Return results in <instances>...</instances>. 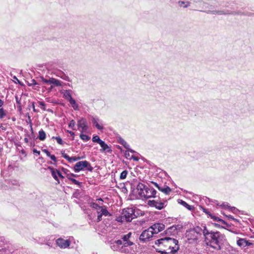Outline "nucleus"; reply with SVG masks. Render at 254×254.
Listing matches in <instances>:
<instances>
[{
	"mask_svg": "<svg viewBox=\"0 0 254 254\" xmlns=\"http://www.w3.org/2000/svg\"><path fill=\"white\" fill-rule=\"evenodd\" d=\"M132 233L129 232L121 237V240L110 243V248L114 251L127 254H135L136 245L131 240Z\"/></svg>",
	"mask_w": 254,
	"mask_h": 254,
	"instance_id": "1",
	"label": "nucleus"
},
{
	"mask_svg": "<svg viewBox=\"0 0 254 254\" xmlns=\"http://www.w3.org/2000/svg\"><path fill=\"white\" fill-rule=\"evenodd\" d=\"M202 232L207 246L216 250L221 249L226 241L225 236L224 234L218 231H210L207 229L205 226L203 227Z\"/></svg>",
	"mask_w": 254,
	"mask_h": 254,
	"instance_id": "2",
	"label": "nucleus"
},
{
	"mask_svg": "<svg viewBox=\"0 0 254 254\" xmlns=\"http://www.w3.org/2000/svg\"><path fill=\"white\" fill-rule=\"evenodd\" d=\"M143 214V213L138 209L127 208L123 210L121 216L118 217L117 220L122 222L124 221L130 222L135 217Z\"/></svg>",
	"mask_w": 254,
	"mask_h": 254,
	"instance_id": "3",
	"label": "nucleus"
},
{
	"mask_svg": "<svg viewBox=\"0 0 254 254\" xmlns=\"http://www.w3.org/2000/svg\"><path fill=\"white\" fill-rule=\"evenodd\" d=\"M138 194L141 198H149L155 197L156 190L150 186H146L142 183H139L136 187Z\"/></svg>",
	"mask_w": 254,
	"mask_h": 254,
	"instance_id": "4",
	"label": "nucleus"
},
{
	"mask_svg": "<svg viewBox=\"0 0 254 254\" xmlns=\"http://www.w3.org/2000/svg\"><path fill=\"white\" fill-rule=\"evenodd\" d=\"M156 245H160L164 244L165 246H168L171 250L170 253L175 254L179 250L178 241L170 237H166L161 239L157 240L155 241Z\"/></svg>",
	"mask_w": 254,
	"mask_h": 254,
	"instance_id": "5",
	"label": "nucleus"
},
{
	"mask_svg": "<svg viewBox=\"0 0 254 254\" xmlns=\"http://www.w3.org/2000/svg\"><path fill=\"white\" fill-rule=\"evenodd\" d=\"M86 168V170L92 172L93 168L91 166L90 163L87 161H81L77 162L74 166V171L76 173H78Z\"/></svg>",
	"mask_w": 254,
	"mask_h": 254,
	"instance_id": "6",
	"label": "nucleus"
},
{
	"mask_svg": "<svg viewBox=\"0 0 254 254\" xmlns=\"http://www.w3.org/2000/svg\"><path fill=\"white\" fill-rule=\"evenodd\" d=\"M154 233L152 230L149 227L146 230L143 231L139 236V240L142 242H146L149 241L150 239L153 237Z\"/></svg>",
	"mask_w": 254,
	"mask_h": 254,
	"instance_id": "7",
	"label": "nucleus"
},
{
	"mask_svg": "<svg viewBox=\"0 0 254 254\" xmlns=\"http://www.w3.org/2000/svg\"><path fill=\"white\" fill-rule=\"evenodd\" d=\"M165 202H163L158 201L157 200H149L148 202V204L151 206L155 207L156 208L158 209V210H161L165 207Z\"/></svg>",
	"mask_w": 254,
	"mask_h": 254,
	"instance_id": "8",
	"label": "nucleus"
},
{
	"mask_svg": "<svg viewBox=\"0 0 254 254\" xmlns=\"http://www.w3.org/2000/svg\"><path fill=\"white\" fill-rule=\"evenodd\" d=\"M154 234H158L163 231L165 228V225L162 223H156L150 227Z\"/></svg>",
	"mask_w": 254,
	"mask_h": 254,
	"instance_id": "9",
	"label": "nucleus"
},
{
	"mask_svg": "<svg viewBox=\"0 0 254 254\" xmlns=\"http://www.w3.org/2000/svg\"><path fill=\"white\" fill-rule=\"evenodd\" d=\"M57 244L61 248L65 249L69 246L70 242L68 240H64L62 238H59L57 240Z\"/></svg>",
	"mask_w": 254,
	"mask_h": 254,
	"instance_id": "10",
	"label": "nucleus"
},
{
	"mask_svg": "<svg viewBox=\"0 0 254 254\" xmlns=\"http://www.w3.org/2000/svg\"><path fill=\"white\" fill-rule=\"evenodd\" d=\"M152 183L156 187H157L159 190L163 192L166 194H168L170 193V192L171 191V189L170 187H169L167 186L164 185L163 186H159L155 182H152Z\"/></svg>",
	"mask_w": 254,
	"mask_h": 254,
	"instance_id": "11",
	"label": "nucleus"
},
{
	"mask_svg": "<svg viewBox=\"0 0 254 254\" xmlns=\"http://www.w3.org/2000/svg\"><path fill=\"white\" fill-rule=\"evenodd\" d=\"M237 244L241 248H244L247 246L252 245V243L247 241L246 239L239 238L237 241Z\"/></svg>",
	"mask_w": 254,
	"mask_h": 254,
	"instance_id": "12",
	"label": "nucleus"
},
{
	"mask_svg": "<svg viewBox=\"0 0 254 254\" xmlns=\"http://www.w3.org/2000/svg\"><path fill=\"white\" fill-rule=\"evenodd\" d=\"M77 126L78 128L82 129L81 132H85L87 129V122L83 118L81 119L78 121Z\"/></svg>",
	"mask_w": 254,
	"mask_h": 254,
	"instance_id": "13",
	"label": "nucleus"
},
{
	"mask_svg": "<svg viewBox=\"0 0 254 254\" xmlns=\"http://www.w3.org/2000/svg\"><path fill=\"white\" fill-rule=\"evenodd\" d=\"M63 82L60 80L54 78H50V84H51V88L52 89L54 86H62Z\"/></svg>",
	"mask_w": 254,
	"mask_h": 254,
	"instance_id": "14",
	"label": "nucleus"
},
{
	"mask_svg": "<svg viewBox=\"0 0 254 254\" xmlns=\"http://www.w3.org/2000/svg\"><path fill=\"white\" fill-rule=\"evenodd\" d=\"M108 215L110 214H109V212L106 209L105 206H104L103 209H101V210L100 211V213L98 214L97 216V221L99 222L102 220V216H107Z\"/></svg>",
	"mask_w": 254,
	"mask_h": 254,
	"instance_id": "15",
	"label": "nucleus"
},
{
	"mask_svg": "<svg viewBox=\"0 0 254 254\" xmlns=\"http://www.w3.org/2000/svg\"><path fill=\"white\" fill-rule=\"evenodd\" d=\"M48 169L50 170L51 172L52 175L54 179L57 181L58 184H60V181L58 179V172H59V170L57 169H55L52 167H48Z\"/></svg>",
	"mask_w": 254,
	"mask_h": 254,
	"instance_id": "16",
	"label": "nucleus"
},
{
	"mask_svg": "<svg viewBox=\"0 0 254 254\" xmlns=\"http://www.w3.org/2000/svg\"><path fill=\"white\" fill-rule=\"evenodd\" d=\"M61 93L63 95V97L68 101L72 98L71 94V90H64Z\"/></svg>",
	"mask_w": 254,
	"mask_h": 254,
	"instance_id": "17",
	"label": "nucleus"
},
{
	"mask_svg": "<svg viewBox=\"0 0 254 254\" xmlns=\"http://www.w3.org/2000/svg\"><path fill=\"white\" fill-rule=\"evenodd\" d=\"M99 144L102 147L101 151L108 153L112 152V150L111 149L110 147L104 141H102Z\"/></svg>",
	"mask_w": 254,
	"mask_h": 254,
	"instance_id": "18",
	"label": "nucleus"
},
{
	"mask_svg": "<svg viewBox=\"0 0 254 254\" xmlns=\"http://www.w3.org/2000/svg\"><path fill=\"white\" fill-rule=\"evenodd\" d=\"M99 120L98 118L93 117L92 119V123L95 127L99 130H102L103 128L102 125L98 123Z\"/></svg>",
	"mask_w": 254,
	"mask_h": 254,
	"instance_id": "19",
	"label": "nucleus"
},
{
	"mask_svg": "<svg viewBox=\"0 0 254 254\" xmlns=\"http://www.w3.org/2000/svg\"><path fill=\"white\" fill-rule=\"evenodd\" d=\"M120 143L122 145H123L124 146V147L126 148L127 150H129L131 152V153L134 152V151H133V150L129 148V144L124 139L121 138L120 140Z\"/></svg>",
	"mask_w": 254,
	"mask_h": 254,
	"instance_id": "20",
	"label": "nucleus"
},
{
	"mask_svg": "<svg viewBox=\"0 0 254 254\" xmlns=\"http://www.w3.org/2000/svg\"><path fill=\"white\" fill-rule=\"evenodd\" d=\"M64 158L68 161L69 162H75L81 159L82 158L79 157H69L68 155H65Z\"/></svg>",
	"mask_w": 254,
	"mask_h": 254,
	"instance_id": "21",
	"label": "nucleus"
},
{
	"mask_svg": "<svg viewBox=\"0 0 254 254\" xmlns=\"http://www.w3.org/2000/svg\"><path fill=\"white\" fill-rule=\"evenodd\" d=\"M178 202L179 203H180L181 205L187 208L188 210H191L193 208V206L190 205L188 204L186 201L179 199L178 200Z\"/></svg>",
	"mask_w": 254,
	"mask_h": 254,
	"instance_id": "22",
	"label": "nucleus"
},
{
	"mask_svg": "<svg viewBox=\"0 0 254 254\" xmlns=\"http://www.w3.org/2000/svg\"><path fill=\"white\" fill-rule=\"evenodd\" d=\"M68 102L71 104L72 107L74 109V110H78V105L76 103L75 100L74 99L72 98Z\"/></svg>",
	"mask_w": 254,
	"mask_h": 254,
	"instance_id": "23",
	"label": "nucleus"
},
{
	"mask_svg": "<svg viewBox=\"0 0 254 254\" xmlns=\"http://www.w3.org/2000/svg\"><path fill=\"white\" fill-rule=\"evenodd\" d=\"M196 233L194 230L190 231L188 234V239L196 240L197 236L195 235Z\"/></svg>",
	"mask_w": 254,
	"mask_h": 254,
	"instance_id": "24",
	"label": "nucleus"
},
{
	"mask_svg": "<svg viewBox=\"0 0 254 254\" xmlns=\"http://www.w3.org/2000/svg\"><path fill=\"white\" fill-rule=\"evenodd\" d=\"M46 134L45 132L43 129H41L39 131V139L42 141L44 140L46 138Z\"/></svg>",
	"mask_w": 254,
	"mask_h": 254,
	"instance_id": "25",
	"label": "nucleus"
},
{
	"mask_svg": "<svg viewBox=\"0 0 254 254\" xmlns=\"http://www.w3.org/2000/svg\"><path fill=\"white\" fill-rule=\"evenodd\" d=\"M221 206H222L224 208H228L230 209V210L233 212H235L238 210L235 207H230L228 206V204L227 203L223 202L222 205H221Z\"/></svg>",
	"mask_w": 254,
	"mask_h": 254,
	"instance_id": "26",
	"label": "nucleus"
},
{
	"mask_svg": "<svg viewBox=\"0 0 254 254\" xmlns=\"http://www.w3.org/2000/svg\"><path fill=\"white\" fill-rule=\"evenodd\" d=\"M67 178L68 180H70L73 184L76 185L80 187L81 186V182H79L78 181L76 180L75 179H73V178L70 177L69 175H67Z\"/></svg>",
	"mask_w": 254,
	"mask_h": 254,
	"instance_id": "27",
	"label": "nucleus"
},
{
	"mask_svg": "<svg viewBox=\"0 0 254 254\" xmlns=\"http://www.w3.org/2000/svg\"><path fill=\"white\" fill-rule=\"evenodd\" d=\"M178 4L180 7L186 8L190 5V2L189 1H179Z\"/></svg>",
	"mask_w": 254,
	"mask_h": 254,
	"instance_id": "28",
	"label": "nucleus"
},
{
	"mask_svg": "<svg viewBox=\"0 0 254 254\" xmlns=\"http://www.w3.org/2000/svg\"><path fill=\"white\" fill-rule=\"evenodd\" d=\"M209 216L215 221L221 222H222V224L225 223V221L224 220H223L222 219H220L219 218H218L216 216H213L211 214H209Z\"/></svg>",
	"mask_w": 254,
	"mask_h": 254,
	"instance_id": "29",
	"label": "nucleus"
},
{
	"mask_svg": "<svg viewBox=\"0 0 254 254\" xmlns=\"http://www.w3.org/2000/svg\"><path fill=\"white\" fill-rule=\"evenodd\" d=\"M80 138L84 141H87L90 139V137L88 135L82 133L80 135Z\"/></svg>",
	"mask_w": 254,
	"mask_h": 254,
	"instance_id": "30",
	"label": "nucleus"
},
{
	"mask_svg": "<svg viewBox=\"0 0 254 254\" xmlns=\"http://www.w3.org/2000/svg\"><path fill=\"white\" fill-rule=\"evenodd\" d=\"M92 141L94 142H97L100 144L103 140L100 138L99 136L95 135L92 138Z\"/></svg>",
	"mask_w": 254,
	"mask_h": 254,
	"instance_id": "31",
	"label": "nucleus"
},
{
	"mask_svg": "<svg viewBox=\"0 0 254 254\" xmlns=\"http://www.w3.org/2000/svg\"><path fill=\"white\" fill-rule=\"evenodd\" d=\"M52 139H56L57 142L60 144H63L64 141L60 136H53Z\"/></svg>",
	"mask_w": 254,
	"mask_h": 254,
	"instance_id": "32",
	"label": "nucleus"
},
{
	"mask_svg": "<svg viewBox=\"0 0 254 254\" xmlns=\"http://www.w3.org/2000/svg\"><path fill=\"white\" fill-rule=\"evenodd\" d=\"M75 122L73 120H72L70 121L68 127L72 128L73 130H75Z\"/></svg>",
	"mask_w": 254,
	"mask_h": 254,
	"instance_id": "33",
	"label": "nucleus"
},
{
	"mask_svg": "<svg viewBox=\"0 0 254 254\" xmlns=\"http://www.w3.org/2000/svg\"><path fill=\"white\" fill-rule=\"evenodd\" d=\"M127 170L123 171L121 173L120 177V179L122 180L126 179L127 177Z\"/></svg>",
	"mask_w": 254,
	"mask_h": 254,
	"instance_id": "34",
	"label": "nucleus"
},
{
	"mask_svg": "<svg viewBox=\"0 0 254 254\" xmlns=\"http://www.w3.org/2000/svg\"><path fill=\"white\" fill-rule=\"evenodd\" d=\"M208 13H212L213 14H226L227 13L224 12L223 11H218V10H208Z\"/></svg>",
	"mask_w": 254,
	"mask_h": 254,
	"instance_id": "35",
	"label": "nucleus"
},
{
	"mask_svg": "<svg viewBox=\"0 0 254 254\" xmlns=\"http://www.w3.org/2000/svg\"><path fill=\"white\" fill-rule=\"evenodd\" d=\"M6 115L5 112L3 108L0 109V119L4 118Z\"/></svg>",
	"mask_w": 254,
	"mask_h": 254,
	"instance_id": "36",
	"label": "nucleus"
},
{
	"mask_svg": "<svg viewBox=\"0 0 254 254\" xmlns=\"http://www.w3.org/2000/svg\"><path fill=\"white\" fill-rule=\"evenodd\" d=\"M130 152H131L129 150H127L125 152V156L127 159H131V155H130V153H129Z\"/></svg>",
	"mask_w": 254,
	"mask_h": 254,
	"instance_id": "37",
	"label": "nucleus"
},
{
	"mask_svg": "<svg viewBox=\"0 0 254 254\" xmlns=\"http://www.w3.org/2000/svg\"><path fill=\"white\" fill-rule=\"evenodd\" d=\"M39 104V106L44 111L46 110V108H45V106H46V104L44 102H41V101H39L38 102Z\"/></svg>",
	"mask_w": 254,
	"mask_h": 254,
	"instance_id": "38",
	"label": "nucleus"
},
{
	"mask_svg": "<svg viewBox=\"0 0 254 254\" xmlns=\"http://www.w3.org/2000/svg\"><path fill=\"white\" fill-rule=\"evenodd\" d=\"M41 81L43 82L44 84H50V79H46L44 78L43 77H41Z\"/></svg>",
	"mask_w": 254,
	"mask_h": 254,
	"instance_id": "39",
	"label": "nucleus"
},
{
	"mask_svg": "<svg viewBox=\"0 0 254 254\" xmlns=\"http://www.w3.org/2000/svg\"><path fill=\"white\" fill-rule=\"evenodd\" d=\"M91 206L96 210H97L98 208H99L100 207V206H99L98 204L96 203H92L91 205Z\"/></svg>",
	"mask_w": 254,
	"mask_h": 254,
	"instance_id": "40",
	"label": "nucleus"
},
{
	"mask_svg": "<svg viewBox=\"0 0 254 254\" xmlns=\"http://www.w3.org/2000/svg\"><path fill=\"white\" fill-rule=\"evenodd\" d=\"M49 157L55 162H57V158L54 155H51Z\"/></svg>",
	"mask_w": 254,
	"mask_h": 254,
	"instance_id": "41",
	"label": "nucleus"
},
{
	"mask_svg": "<svg viewBox=\"0 0 254 254\" xmlns=\"http://www.w3.org/2000/svg\"><path fill=\"white\" fill-rule=\"evenodd\" d=\"M43 151L45 152L48 157L51 155L50 152L48 150L44 149L43 150Z\"/></svg>",
	"mask_w": 254,
	"mask_h": 254,
	"instance_id": "42",
	"label": "nucleus"
},
{
	"mask_svg": "<svg viewBox=\"0 0 254 254\" xmlns=\"http://www.w3.org/2000/svg\"><path fill=\"white\" fill-rule=\"evenodd\" d=\"M131 159L133 160L134 161H138V158L137 157H136L134 155H131Z\"/></svg>",
	"mask_w": 254,
	"mask_h": 254,
	"instance_id": "43",
	"label": "nucleus"
},
{
	"mask_svg": "<svg viewBox=\"0 0 254 254\" xmlns=\"http://www.w3.org/2000/svg\"><path fill=\"white\" fill-rule=\"evenodd\" d=\"M226 216L230 220H233L236 221H237V219H235L232 215H227Z\"/></svg>",
	"mask_w": 254,
	"mask_h": 254,
	"instance_id": "44",
	"label": "nucleus"
},
{
	"mask_svg": "<svg viewBox=\"0 0 254 254\" xmlns=\"http://www.w3.org/2000/svg\"><path fill=\"white\" fill-rule=\"evenodd\" d=\"M103 207H104V206H100L99 208H98L97 210H96V211H97V213L98 214L100 213L101 209H103Z\"/></svg>",
	"mask_w": 254,
	"mask_h": 254,
	"instance_id": "45",
	"label": "nucleus"
},
{
	"mask_svg": "<svg viewBox=\"0 0 254 254\" xmlns=\"http://www.w3.org/2000/svg\"><path fill=\"white\" fill-rule=\"evenodd\" d=\"M33 152H34V153H36L38 155H40V151H38V150H37L36 149H33Z\"/></svg>",
	"mask_w": 254,
	"mask_h": 254,
	"instance_id": "46",
	"label": "nucleus"
},
{
	"mask_svg": "<svg viewBox=\"0 0 254 254\" xmlns=\"http://www.w3.org/2000/svg\"><path fill=\"white\" fill-rule=\"evenodd\" d=\"M203 212L206 213V214H207L208 216H209V214H210V212L206 209H205V208H203Z\"/></svg>",
	"mask_w": 254,
	"mask_h": 254,
	"instance_id": "47",
	"label": "nucleus"
},
{
	"mask_svg": "<svg viewBox=\"0 0 254 254\" xmlns=\"http://www.w3.org/2000/svg\"><path fill=\"white\" fill-rule=\"evenodd\" d=\"M31 84L37 85V83L35 79H32L31 80Z\"/></svg>",
	"mask_w": 254,
	"mask_h": 254,
	"instance_id": "48",
	"label": "nucleus"
},
{
	"mask_svg": "<svg viewBox=\"0 0 254 254\" xmlns=\"http://www.w3.org/2000/svg\"><path fill=\"white\" fill-rule=\"evenodd\" d=\"M61 154L62 155V156L64 158L65 155H67L65 153V151L64 150H63L61 151Z\"/></svg>",
	"mask_w": 254,
	"mask_h": 254,
	"instance_id": "49",
	"label": "nucleus"
},
{
	"mask_svg": "<svg viewBox=\"0 0 254 254\" xmlns=\"http://www.w3.org/2000/svg\"><path fill=\"white\" fill-rule=\"evenodd\" d=\"M67 175H69V177L71 178H72L73 177H76L77 176L76 175L72 174V173H70V174H68Z\"/></svg>",
	"mask_w": 254,
	"mask_h": 254,
	"instance_id": "50",
	"label": "nucleus"
},
{
	"mask_svg": "<svg viewBox=\"0 0 254 254\" xmlns=\"http://www.w3.org/2000/svg\"><path fill=\"white\" fill-rule=\"evenodd\" d=\"M58 177H59L61 178H64V176L62 175L61 173L59 171V172H58Z\"/></svg>",
	"mask_w": 254,
	"mask_h": 254,
	"instance_id": "51",
	"label": "nucleus"
},
{
	"mask_svg": "<svg viewBox=\"0 0 254 254\" xmlns=\"http://www.w3.org/2000/svg\"><path fill=\"white\" fill-rule=\"evenodd\" d=\"M32 108H33V111L34 112H37V111L35 108V105H34V102L32 103Z\"/></svg>",
	"mask_w": 254,
	"mask_h": 254,
	"instance_id": "52",
	"label": "nucleus"
},
{
	"mask_svg": "<svg viewBox=\"0 0 254 254\" xmlns=\"http://www.w3.org/2000/svg\"><path fill=\"white\" fill-rule=\"evenodd\" d=\"M3 104V102L1 99H0V107H1L2 106Z\"/></svg>",
	"mask_w": 254,
	"mask_h": 254,
	"instance_id": "53",
	"label": "nucleus"
},
{
	"mask_svg": "<svg viewBox=\"0 0 254 254\" xmlns=\"http://www.w3.org/2000/svg\"><path fill=\"white\" fill-rule=\"evenodd\" d=\"M68 132L71 135H73L74 134V133L71 131H69Z\"/></svg>",
	"mask_w": 254,
	"mask_h": 254,
	"instance_id": "54",
	"label": "nucleus"
},
{
	"mask_svg": "<svg viewBox=\"0 0 254 254\" xmlns=\"http://www.w3.org/2000/svg\"><path fill=\"white\" fill-rule=\"evenodd\" d=\"M24 140L25 142H26V143L28 142V139L27 137H25Z\"/></svg>",
	"mask_w": 254,
	"mask_h": 254,
	"instance_id": "55",
	"label": "nucleus"
},
{
	"mask_svg": "<svg viewBox=\"0 0 254 254\" xmlns=\"http://www.w3.org/2000/svg\"><path fill=\"white\" fill-rule=\"evenodd\" d=\"M161 254H169V253L166 252H162Z\"/></svg>",
	"mask_w": 254,
	"mask_h": 254,
	"instance_id": "56",
	"label": "nucleus"
},
{
	"mask_svg": "<svg viewBox=\"0 0 254 254\" xmlns=\"http://www.w3.org/2000/svg\"><path fill=\"white\" fill-rule=\"evenodd\" d=\"M251 231L254 234V227H253L252 228V229H251Z\"/></svg>",
	"mask_w": 254,
	"mask_h": 254,
	"instance_id": "57",
	"label": "nucleus"
},
{
	"mask_svg": "<svg viewBox=\"0 0 254 254\" xmlns=\"http://www.w3.org/2000/svg\"><path fill=\"white\" fill-rule=\"evenodd\" d=\"M2 148H0V153L2 152Z\"/></svg>",
	"mask_w": 254,
	"mask_h": 254,
	"instance_id": "58",
	"label": "nucleus"
},
{
	"mask_svg": "<svg viewBox=\"0 0 254 254\" xmlns=\"http://www.w3.org/2000/svg\"><path fill=\"white\" fill-rule=\"evenodd\" d=\"M0 127L2 128V129H5L2 126H1Z\"/></svg>",
	"mask_w": 254,
	"mask_h": 254,
	"instance_id": "59",
	"label": "nucleus"
},
{
	"mask_svg": "<svg viewBox=\"0 0 254 254\" xmlns=\"http://www.w3.org/2000/svg\"><path fill=\"white\" fill-rule=\"evenodd\" d=\"M99 200H100V201H103V200L101 198L99 199Z\"/></svg>",
	"mask_w": 254,
	"mask_h": 254,
	"instance_id": "60",
	"label": "nucleus"
},
{
	"mask_svg": "<svg viewBox=\"0 0 254 254\" xmlns=\"http://www.w3.org/2000/svg\"><path fill=\"white\" fill-rule=\"evenodd\" d=\"M31 130H32V126L31 125Z\"/></svg>",
	"mask_w": 254,
	"mask_h": 254,
	"instance_id": "61",
	"label": "nucleus"
}]
</instances>
